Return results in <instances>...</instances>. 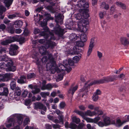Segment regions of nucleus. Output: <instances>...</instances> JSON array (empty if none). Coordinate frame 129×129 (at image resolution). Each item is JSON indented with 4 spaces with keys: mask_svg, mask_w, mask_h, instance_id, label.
<instances>
[{
    "mask_svg": "<svg viewBox=\"0 0 129 129\" xmlns=\"http://www.w3.org/2000/svg\"><path fill=\"white\" fill-rule=\"evenodd\" d=\"M46 83L45 81H43L42 83V86L41 87V89L42 90H45L46 89V85L45 84Z\"/></svg>",
    "mask_w": 129,
    "mask_h": 129,
    "instance_id": "obj_43",
    "label": "nucleus"
},
{
    "mask_svg": "<svg viewBox=\"0 0 129 129\" xmlns=\"http://www.w3.org/2000/svg\"><path fill=\"white\" fill-rule=\"evenodd\" d=\"M77 23L78 22H73L72 20H70V23L68 24V25L70 26H73L74 25H75L76 24H77Z\"/></svg>",
    "mask_w": 129,
    "mask_h": 129,
    "instance_id": "obj_47",
    "label": "nucleus"
},
{
    "mask_svg": "<svg viewBox=\"0 0 129 129\" xmlns=\"http://www.w3.org/2000/svg\"><path fill=\"white\" fill-rule=\"evenodd\" d=\"M52 88V86L50 84H48L46 85V89L48 90H50Z\"/></svg>",
    "mask_w": 129,
    "mask_h": 129,
    "instance_id": "obj_56",
    "label": "nucleus"
},
{
    "mask_svg": "<svg viewBox=\"0 0 129 129\" xmlns=\"http://www.w3.org/2000/svg\"><path fill=\"white\" fill-rule=\"evenodd\" d=\"M73 5L77 6V7H83L86 9L89 7L88 3L86 2L85 0H72Z\"/></svg>",
    "mask_w": 129,
    "mask_h": 129,
    "instance_id": "obj_7",
    "label": "nucleus"
},
{
    "mask_svg": "<svg viewBox=\"0 0 129 129\" xmlns=\"http://www.w3.org/2000/svg\"><path fill=\"white\" fill-rule=\"evenodd\" d=\"M6 10V9L3 6H0V15H1L3 12Z\"/></svg>",
    "mask_w": 129,
    "mask_h": 129,
    "instance_id": "obj_41",
    "label": "nucleus"
},
{
    "mask_svg": "<svg viewBox=\"0 0 129 129\" xmlns=\"http://www.w3.org/2000/svg\"><path fill=\"white\" fill-rule=\"evenodd\" d=\"M21 93V91L19 87H17L15 88L14 92L15 95L19 96Z\"/></svg>",
    "mask_w": 129,
    "mask_h": 129,
    "instance_id": "obj_29",
    "label": "nucleus"
},
{
    "mask_svg": "<svg viewBox=\"0 0 129 129\" xmlns=\"http://www.w3.org/2000/svg\"><path fill=\"white\" fill-rule=\"evenodd\" d=\"M69 127L72 129H77V126L75 124L71 123L69 125Z\"/></svg>",
    "mask_w": 129,
    "mask_h": 129,
    "instance_id": "obj_44",
    "label": "nucleus"
},
{
    "mask_svg": "<svg viewBox=\"0 0 129 129\" xmlns=\"http://www.w3.org/2000/svg\"><path fill=\"white\" fill-rule=\"evenodd\" d=\"M98 98V96L95 94L93 95L92 96V99L93 101H96L97 100Z\"/></svg>",
    "mask_w": 129,
    "mask_h": 129,
    "instance_id": "obj_52",
    "label": "nucleus"
},
{
    "mask_svg": "<svg viewBox=\"0 0 129 129\" xmlns=\"http://www.w3.org/2000/svg\"><path fill=\"white\" fill-rule=\"evenodd\" d=\"M84 125V124L83 123H80L77 127V129H81L82 128Z\"/></svg>",
    "mask_w": 129,
    "mask_h": 129,
    "instance_id": "obj_54",
    "label": "nucleus"
},
{
    "mask_svg": "<svg viewBox=\"0 0 129 129\" xmlns=\"http://www.w3.org/2000/svg\"><path fill=\"white\" fill-rule=\"evenodd\" d=\"M14 119L13 118H10L5 123V125L7 128H9L14 125Z\"/></svg>",
    "mask_w": 129,
    "mask_h": 129,
    "instance_id": "obj_16",
    "label": "nucleus"
},
{
    "mask_svg": "<svg viewBox=\"0 0 129 129\" xmlns=\"http://www.w3.org/2000/svg\"><path fill=\"white\" fill-rule=\"evenodd\" d=\"M116 4L118 5L120 7H121L122 9H125L126 8V7L125 5L122 3L120 2H117L116 3Z\"/></svg>",
    "mask_w": 129,
    "mask_h": 129,
    "instance_id": "obj_35",
    "label": "nucleus"
},
{
    "mask_svg": "<svg viewBox=\"0 0 129 129\" xmlns=\"http://www.w3.org/2000/svg\"><path fill=\"white\" fill-rule=\"evenodd\" d=\"M72 119L73 121L77 124H78L80 122L79 119L77 118L76 116L74 117Z\"/></svg>",
    "mask_w": 129,
    "mask_h": 129,
    "instance_id": "obj_38",
    "label": "nucleus"
},
{
    "mask_svg": "<svg viewBox=\"0 0 129 129\" xmlns=\"http://www.w3.org/2000/svg\"><path fill=\"white\" fill-rule=\"evenodd\" d=\"M71 9L73 10H79L78 13L74 15V17L79 21H83L82 22L85 24H88V22L87 19L89 17V15L88 13V8L85 9L83 7H77V6H74L73 5L72 6Z\"/></svg>",
    "mask_w": 129,
    "mask_h": 129,
    "instance_id": "obj_2",
    "label": "nucleus"
},
{
    "mask_svg": "<svg viewBox=\"0 0 129 129\" xmlns=\"http://www.w3.org/2000/svg\"><path fill=\"white\" fill-rule=\"evenodd\" d=\"M12 39H14V40L12 41H11L9 40H7L5 41H4L2 42H1V44L3 45H6L8 44L9 43H11L12 42H13L15 41H16V40L15 39L14 37H13Z\"/></svg>",
    "mask_w": 129,
    "mask_h": 129,
    "instance_id": "obj_27",
    "label": "nucleus"
},
{
    "mask_svg": "<svg viewBox=\"0 0 129 129\" xmlns=\"http://www.w3.org/2000/svg\"><path fill=\"white\" fill-rule=\"evenodd\" d=\"M63 16L61 14H59L57 16L56 18L58 20H60V21H62L63 18Z\"/></svg>",
    "mask_w": 129,
    "mask_h": 129,
    "instance_id": "obj_48",
    "label": "nucleus"
},
{
    "mask_svg": "<svg viewBox=\"0 0 129 129\" xmlns=\"http://www.w3.org/2000/svg\"><path fill=\"white\" fill-rule=\"evenodd\" d=\"M126 122L125 120L121 121L120 119H118L116 120L115 125L117 127H120L124 123Z\"/></svg>",
    "mask_w": 129,
    "mask_h": 129,
    "instance_id": "obj_21",
    "label": "nucleus"
},
{
    "mask_svg": "<svg viewBox=\"0 0 129 129\" xmlns=\"http://www.w3.org/2000/svg\"><path fill=\"white\" fill-rule=\"evenodd\" d=\"M13 116L16 117L17 118V123L19 125H20L22 124V121L23 118L22 115L18 114H15L12 115Z\"/></svg>",
    "mask_w": 129,
    "mask_h": 129,
    "instance_id": "obj_19",
    "label": "nucleus"
},
{
    "mask_svg": "<svg viewBox=\"0 0 129 129\" xmlns=\"http://www.w3.org/2000/svg\"><path fill=\"white\" fill-rule=\"evenodd\" d=\"M26 81V77L24 76L21 77L20 79L18 80V82L20 84H23L25 83Z\"/></svg>",
    "mask_w": 129,
    "mask_h": 129,
    "instance_id": "obj_25",
    "label": "nucleus"
},
{
    "mask_svg": "<svg viewBox=\"0 0 129 129\" xmlns=\"http://www.w3.org/2000/svg\"><path fill=\"white\" fill-rule=\"evenodd\" d=\"M75 112L77 113L81 116L82 117L84 118V119L86 117H85V116H89L90 117L93 116L94 115H96V113L94 111L91 112L90 110H88L85 111V113L82 112L78 110H75Z\"/></svg>",
    "mask_w": 129,
    "mask_h": 129,
    "instance_id": "obj_8",
    "label": "nucleus"
},
{
    "mask_svg": "<svg viewBox=\"0 0 129 129\" xmlns=\"http://www.w3.org/2000/svg\"><path fill=\"white\" fill-rule=\"evenodd\" d=\"M65 106V104L64 102H61V103L59 105V107L60 108H63Z\"/></svg>",
    "mask_w": 129,
    "mask_h": 129,
    "instance_id": "obj_58",
    "label": "nucleus"
},
{
    "mask_svg": "<svg viewBox=\"0 0 129 129\" xmlns=\"http://www.w3.org/2000/svg\"><path fill=\"white\" fill-rule=\"evenodd\" d=\"M35 75L34 73H29L27 75V78L28 79H30L31 78L35 77Z\"/></svg>",
    "mask_w": 129,
    "mask_h": 129,
    "instance_id": "obj_45",
    "label": "nucleus"
},
{
    "mask_svg": "<svg viewBox=\"0 0 129 129\" xmlns=\"http://www.w3.org/2000/svg\"><path fill=\"white\" fill-rule=\"evenodd\" d=\"M81 40L80 41H76V45L78 46L82 47L84 45V42Z\"/></svg>",
    "mask_w": 129,
    "mask_h": 129,
    "instance_id": "obj_36",
    "label": "nucleus"
},
{
    "mask_svg": "<svg viewBox=\"0 0 129 129\" xmlns=\"http://www.w3.org/2000/svg\"><path fill=\"white\" fill-rule=\"evenodd\" d=\"M34 105L35 108L41 109V113L43 114H44L47 109V108L45 106L40 103H35Z\"/></svg>",
    "mask_w": 129,
    "mask_h": 129,
    "instance_id": "obj_10",
    "label": "nucleus"
},
{
    "mask_svg": "<svg viewBox=\"0 0 129 129\" xmlns=\"http://www.w3.org/2000/svg\"><path fill=\"white\" fill-rule=\"evenodd\" d=\"M121 43L124 46H127L129 44V40L125 37H122L120 38Z\"/></svg>",
    "mask_w": 129,
    "mask_h": 129,
    "instance_id": "obj_18",
    "label": "nucleus"
},
{
    "mask_svg": "<svg viewBox=\"0 0 129 129\" xmlns=\"http://www.w3.org/2000/svg\"><path fill=\"white\" fill-rule=\"evenodd\" d=\"M55 112L58 115H61L62 113V112L60 111L58 109L56 110Z\"/></svg>",
    "mask_w": 129,
    "mask_h": 129,
    "instance_id": "obj_62",
    "label": "nucleus"
},
{
    "mask_svg": "<svg viewBox=\"0 0 129 129\" xmlns=\"http://www.w3.org/2000/svg\"><path fill=\"white\" fill-rule=\"evenodd\" d=\"M24 38L23 37L20 38L18 40L19 42L21 43H24Z\"/></svg>",
    "mask_w": 129,
    "mask_h": 129,
    "instance_id": "obj_60",
    "label": "nucleus"
},
{
    "mask_svg": "<svg viewBox=\"0 0 129 129\" xmlns=\"http://www.w3.org/2000/svg\"><path fill=\"white\" fill-rule=\"evenodd\" d=\"M81 56H76L73 58V61L71 59H69L68 60H65L63 62V64H59V68L61 69V70H66L68 72H69L71 70L70 66H73L74 63H77L79 61L81 58Z\"/></svg>",
    "mask_w": 129,
    "mask_h": 129,
    "instance_id": "obj_3",
    "label": "nucleus"
},
{
    "mask_svg": "<svg viewBox=\"0 0 129 129\" xmlns=\"http://www.w3.org/2000/svg\"><path fill=\"white\" fill-rule=\"evenodd\" d=\"M94 111H95L96 113V115H100L102 114L103 113L102 111L99 110V108L98 107H96L94 108Z\"/></svg>",
    "mask_w": 129,
    "mask_h": 129,
    "instance_id": "obj_32",
    "label": "nucleus"
},
{
    "mask_svg": "<svg viewBox=\"0 0 129 129\" xmlns=\"http://www.w3.org/2000/svg\"><path fill=\"white\" fill-rule=\"evenodd\" d=\"M77 88L78 86L77 85L71 87L69 90L68 93L73 95L75 91L77 90Z\"/></svg>",
    "mask_w": 129,
    "mask_h": 129,
    "instance_id": "obj_26",
    "label": "nucleus"
},
{
    "mask_svg": "<svg viewBox=\"0 0 129 129\" xmlns=\"http://www.w3.org/2000/svg\"><path fill=\"white\" fill-rule=\"evenodd\" d=\"M80 39L81 41L85 42L87 40V37L84 33H82L80 35Z\"/></svg>",
    "mask_w": 129,
    "mask_h": 129,
    "instance_id": "obj_28",
    "label": "nucleus"
},
{
    "mask_svg": "<svg viewBox=\"0 0 129 129\" xmlns=\"http://www.w3.org/2000/svg\"><path fill=\"white\" fill-rule=\"evenodd\" d=\"M12 2V0H4V3L7 7H9L11 4Z\"/></svg>",
    "mask_w": 129,
    "mask_h": 129,
    "instance_id": "obj_33",
    "label": "nucleus"
},
{
    "mask_svg": "<svg viewBox=\"0 0 129 129\" xmlns=\"http://www.w3.org/2000/svg\"><path fill=\"white\" fill-rule=\"evenodd\" d=\"M46 128L47 129H51L52 128V126L48 124H46L45 125Z\"/></svg>",
    "mask_w": 129,
    "mask_h": 129,
    "instance_id": "obj_64",
    "label": "nucleus"
},
{
    "mask_svg": "<svg viewBox=\"0 0 129 129\" xmlns=\"http://www.w3.org/2000/svg\"><path fill=\"white\" fill-rule=\"evenodd\" d=\"M63 116L62 115H59L58 117V118L59 119V120L57 119H55L54 120L53 119L52 121L55 123H58L59 122L61 124H63Z\"/></svg>",
    "mask_w": 129,
    "mask_h": 129,
    "instance_id": "obj_20",
    "label": "nucleus"
},
{
    "mask_svg": "<svg viewBox=\"0 0 129 129\" xmlns=\"http://www.w3.org/2000/svg\"><path fill=\"white\" fill-rule=\"evenodd\" d=\"M79 39V37H78L76 34H72L70 35L69 37L70 39L72 41H74Z\"/></svg>",
    "mask_w": 129,
    "mask_h": 129,
    "instance_id": "obj_23",
    "label": "nucleus"
},
{
    "mask_svg": "<svg viewBox=\"0 0 129 129\" xmlns=\"http://www.w3.org/2000/svg\"><path fill=\"white\" fill-rule=\"evenodd\" d=\"M103 121L106 126L111 124V119L108 117L106 116L103 119Z\"/></svg>",
    "mask_w": 129,
    "mask_h": 129,
    "instance_id": "obj_22",
    "label": "nucleus"
},
{
    "mask_svg": "<svg viewBox=\"0 0 129 129\" xmlns=\"http://www.w3.org/2000/svg\"><path fill=\"white\" fill-rule=\"evenodd\" d=\"M6 26L4 24H1L0 25V29L4 30L6 28Z\"/></svg>",
    "mask_w": 129,
    "mask_h": 129,
    "instance_id": "obj_61",
    "label": "nucleus"
},
{
    "mask_svg": "<svg viewBox=\"0 0 129 129\" xmlns=\"http://www.w3.org/2000/svg\"><path fill=\"white\" fill-rule=\"evenodd\" d=\"M98 56L99 58H101L102 57V54L101 52L99 51H97Z\"/></svg>",
    "mask_w": 129,
    "mask_h": 129,
    "instance_id": "obj_63",
    "label": "nucleus"
},
{
    "mask_svg": "<svg viewBox=\"0 0 129 129\" xmlns=\"http://www.w3.org/2000/svg\"><path fill=\"white\" fill-rule=\"evenodd\" d=\"M84 119L88 122H91L96 123L100 120V117H99L97 116L94 118H84Z\"/></svg>",
    "mask_w": 129,
    "mask_h": 129,
    "instance_id": "obj_13",
    "label": "nucleus"
},
{
    "mask_svg": "<svg viewBox=\"0 0 129 129\" xmlns=\"http://www.w3.org/2000/svg\"><path fill=\"white\" fill-rule=\"evenodd\" d=\"M106 14V12H104L103 13L101 12L99 14L100 17L101 18H102Z\"/></svg>",
    "mask_w": 129,
    "mask_h": 129,
    "instance_id": "obj_57",
    "label": "nucleus"
},
{
    "mask_svg": "<svg viewBox=\"0 0 129 129\" xmlns=\"http://www.w3.org/2000/svg\"><path fill=\"white\" fill-rule=\"evenodd\" d=\"M6 64L4 62H2L0 63V68L4 69L6 67L7 68Z\"/></svg>",
    "mask_w": 129,
    "mask_h": 129,
    "instance_id": "obj_49",
    "label": "nucleus"
},
{
    "mask_svg": "<svg viewBox=\"0 0 129 129\" xmlns=\"http://www.w3.org/2000/svg\"><path fill=\"white\" fill-rule=\"evenodd\" d=\"M11 50L10 51V54L12 55H15L17 54V50L18 47L16 45H12L11 46Z\"/></svg>",
    "mask_w": 129,
    "mask_h": 129,
    "instance_id": "obj_11",
    "label": "nucleus"
},
{
    "mask_svg": "<svg viewBox=\"0 0 129 129\" xmlns=\"http://www.w3.org/2000/svg\"><path fill=\"white\" fill-rule=\"evenodd\" d=\"M40 94L42 97H45L49 95L50 94V93L48 92H41Z\"/></svg>",
    "mask_w": 129,
    "mask_h": 129,
    "instance_id": "obj_46",
    "label": "nucleus"
},
{
    "mask_svg": "<svg viewBox=\"0 0 129 129\" xmlns=\"http://www.w3.org/2000/svg\"><path fill=\"white\" fill-rule=\"evenodd\" d=\"M82 21H80L78 22L77 23V25H76L75 27H77V29L80 31L85 33L87 30L86 25L88 24H85Z\"/></svg>",
    "mask_w": 129,
    "mask_h": 129,
    "instance_id": "obj_9",
    "label": "nucleus"
},
{
    "mask_svg": "<svg viewBox=\"0 0 129 129\" xmlns=\"http://www.w3.org/2000/svg\"><path fill=\"white\" fill-rule=\"evenodd\" d=\"M54 30L55 34L59 36L61 35L64 33L63 30L58 25H56V28H55Z\"/></svg>",
    "mask_w": 129,
    "mask_h": 129,
    "instance_id": "obj_14",
    "label": "nucleus"
},
{
    "mask_svg": "<svg viewBox=\"0 0 129 129\" xmlns=\"http://www.w3.org/2000/svg\"><path fill=\"white\" fill-rule=\"evenodd\" d=\"M53 66L50 68V63H48L47 64L46 66L47 70H50L51 72L52 73H54L56 71L57 73H60L58 74V76L56 79V81L57 82L59 81L62 80L63 78V75L64 74V71L65 70H61V69L59 68V66L58 67L55 68V62H53Z\"/></svg>",
    "mask_w": 129,
    "mask_h": 129,
    "instance_id": "obj_5",
    "label": "nucleus"
},
{
    "mask_svg": "<svg viewBox=\"0 0 129 129\" xmlns=\"http://www.w3.org/2000/svg\"><path fill=\"white\" fill-rule=\"evenodd\" d=\"M101 8H104L106 10H108L109 8V5L105 2L103 3L101 5Z\"/></svg>",
    "mask_w": 129,
    "mask_h": 129,
    "instance_id": "obj_37",
    "label": "nucleus"
},
{
    "mask_svg": "<svg viewBox=\"0 0 129 129\" xmlns=\"http://www.w3.org/2000/svg\"><path fill=\"white\" fill-rule=\"evenodd\" d=\"M10 87L12 90H14L16 87V84L15 80H12L10 84Z\"/></svg>",
    "mask_w": 129,
    "mask_h": 129,
    "instance_id": "obj_30",
    "label": "nucleus"
},
{
    "mask_svg": "<svg viewBox=\"0 0 129 129\" xmlns=\"http://www.w3.org/2000/svg\"><path fill=\"white\" fill-rule=\"evenodd\" d=\"M95 38H93L91 39L89 47L88 50L87 52V55L89 56L91 53L92 48L94 46Z\"/></svg>",
    "mask_w": 129,
    "mask_h": 129,
    "instance_id": "obj_12",
    "label": "nucleus"
},
{
    "mask_svg": "<svg viewBox=\"0 0 129 129\" xmlns=\"http://www.w3.org/2000/svg\"><path fill=\"white\" fill-rule=\"evenodd\" d=\"M29 121L28 118H25L24 120L23 123V125L25 126L26 124H27L29 122Z\"/></svg>",
    "mask_w": 129,
    "mask_h": 129,
    "instance_id": "obj_51",
    "label": "nucleus"
},
{
    "mask_svg": "<svg viewBox=\"0 0 129 129\" xmlns=\"http://www.w3.org/2000/svg\"><path fill=\"white\" fill-rule=\"evenodd\" d=\"M34 18L35 21L38 22L42 19L43 17L42 15H40V14H37L36 15L34 16Z\"/></svg>",
    "mask_w": 129,
    "mask_h": 129,
    "instance_id": "obj_24",
    "label": "nucleus"
},
{
    "mask_svg": "<svg viewBox=\"0 0 129 129\" xmlns=\"http://www.w3.org/2000/svg\"><path fill=\"white\" fill-rule=\"evenodd\" d=\"M31 101L30 100H26L25 101V104L26 105H28L30 104Z\"/></svg>",
    "mask_w": 129,
    "mask_h": 129,
    "instance_id": "obj_59",
    "label": "nucleus"
},
{
    "mask_svg": "<svg viewBox=\"0 0 129 129\" xmlns=\"http://www.w3.org/2000/svg\"><path fill=\"white\" fill-rule=\"evenodd\" d=\"M96 107H94V106L92 104H90L88 106V108L91 110H94Z\"/></svg>",
    "mask_w": 129,
    "mask_h": 129,
    "instance_id": "obj_55",
    "label": "nucleus"
},
{
    "mask_svg": "<svg viewBox=\"0 0 129 129\" xmlns=\"http://www.w3.org/2000/svg\"><path fill=\"white\" fill-rule=\"evenodd\" d=\"M99 126H100L102 127L104 126H106L105 125V123L102 122L100 121L98 123Z\"/></svg>",
    "mask_w": 129,
    "mask_h": 129,
    "instance_id": "obj_53",
    "label": "nucleus"
},
{
    "mask_svg": "<svg viewBox=\"0 0 129 129\" xmlns=\"http://www.w3.org/2000/svg\"><path fill=\"white\" fill-rule=\"evenodd\" d=\"M3 75L5 81H7L12 77V75L10 74H6Z\"/></svg>",
    "mask_w": 129,
    "mask_h": 129,
    "instance_id": "obj_31",
    "label": "nucleus"
},
{
    "mask_svg": "<svg viewBox=\"0 0 129 129\" xmlns=\"http://www.w3.org/2000/svg\"><path fill=\"white\" fill-rule=\"evenodd\" d=\"M3 91L2 93L3 95L6 96L8 93V90L7 88L4 87Z\"/></svg>",
    "mask_w": 129,
    "mask_h": 129,
    "instance_id": "obj_39",
    "label": "nucleus"
},
{
    "mask_svg": "<svg viewBox=\"0 0 129 129\" xmlns=\"http://www.w3.org/2000/svg\"><path fill=\"white\" fill-rule=\"evenodd\" d=\"M45 16L46 17V19H44L43 22H41V25L42 27L44 26L43 28L44 30V31H42L40 33V35L42 36H44L46 38L52 39V37L53 36V31H52V32H48L49 30L48 27L46 26L47 24V21L48 20L53 19V18L51 17L49 14L47 12L45 13Z\"/></svg>",
    "mask_w": 129,
    "mask_h": 129,
    "instance_id": "obj_4",
    "label": "nucleus"
},
{
    "mask_svg": "<svg viewBox=\"0 0 129 129\" xmlns=\"http://www.w3.org/2000/svg\"><path fill=\"white\" fill-rule=\"evenodd\" d=\"M28 92L27 90H24L22 93V95L23 97H26L28 94Z\"/></svg>",
    "mask_w": 129,
    "mask_h": 129,
    "instance_id": "obj_50",
    "label": "nucleus"
},
{
    "mask_svg": "<svg viewBox=\"0 0 129 129\" xmlns=\"http://www.w3.org/2000/svg\"><path fill=\"white\" fill-rule=\"evenodd\" d=\"M5 50L4 48H0V61H8L9 60V58H8V56L6 55L2 56L1 54L3 53H5Z\"/></svg>",
    "mask_w": 129,
    "mask_h": 129,
    "instance_id": "obj_15",
    "label": "nucleus"
},
{
    "mask_svg": "<svg viewBox=\"0 0 129 129\" xmlns=\"http://www.w3.org/2000/svg\"><path fill=\"white\" fill-rule=\"evenodd\" d=\"M40 91V90L39 89L37 88L35 86L32 89V92L33 94H35L39 92Z\"/></svg>",
    "mask_w": 129,
    "mask_h": 129,
    "instance_id": "obj_34",
    "label": "nucleus"
},
{
    "mask_svg": "<svg viewBox=\"0 0 129 129\" xmlns=\"http://www.w3.org/2000/svg\"><path fill=\"white\" fill-rule=\"evenodd\" d=\"M110 78V77H104L102 79L100 80H94L91 82H90L89 81H88L85 83V86L87 87L88 85L90 86L93 85L101 84L106 82L112 81L113 80L109 79Z\"/></svg>",
    "mask_w": 129,
    "mask_h": 129,
    "instance_id": "obj_6",
    "label": "nucleus"
},
{
    "mask_svg": "<svg viewBox=\"0 0 129 129\" xmlns=\"http://www.w3.org/2000/svg\"><path fill=\"white\" fill-rule=\"evenodd\" d=\"M15 24L18 27H20L22 26L23 24V22L20 20H18L15 21Z\"/></svg>",
    "mask_w": 129,
    "mask_h": 129,
    "instance_id": "obj_42",
    "label": "nucleus"
},
{
    "mask_svg": "<svg viewBox=\"0 0 129 129\" xmlns=\"http://www.w3.org/2000/svg\"><path fill=\"white\" fill-rule=\"evenodd\" d=\"M73 49L74 53L75 54H77L80 52V50L77 48V46L74 47Z\"/></svg>",
    "mask_w": 129,
    "mask_h": 129,
    "instance_id": "obj_40",
    "label": "nucleus"
},
{
    "mask_svg": "<svg viewBox=\"0 0 129 129\" xmlns=\"http://www.w3.org/2000/svg\"><path fill=\"white\" fill-rule=\"evenodd\" d=\"M7 69H8L9 71H14L16 70V68L15 66H13V63L11 61L8 62L6 64Z\"/></svg>",
    "mask_w": 129,
    "mask_h": 129,
    "instance_id": "obj_17",
    "label": "nucleus"
},
{
    "mask_svg": "<svg viewBox=\"0 0 129 129\" xmlns=\"http://www.w3.org/2000/svg\"><path fill=\"white\" fill-rule=\"evenodd\" d=\"M55 43L52 42L51 41H48L47 42L45 45L46 47L44 46H41L39 49V51L40 53L42 55H46L48 57V59L47 58V56H44L41 59V61L43 63H45L48 60V63L47 64L50 63V66L51 68V67L53 66V62L55 61H54L53 58H51L52 55L49 53V52H47L46 51L47 48L49 47H51V48L54 46L55 45ZM47 65H46L47 66Z\"/></svg>",
    "mask_w": 129,
    "mask_h": 129,
    "instance_id": "obj_1",
    "label": "nucleus"
}]
</instances>
